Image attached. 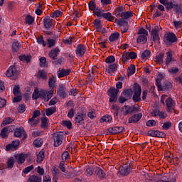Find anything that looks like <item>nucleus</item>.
Here are the masks:
<instances>
[{
    "mask_svg": "<svg viewBox=\"0 0 182 182\" xmlns=\"http://www.w3.org/2000/svg\"><path fill=\"white\" fill-rule=\"evenodd\" d=\"M122 18H116L115 22H117L118 26H123L121 28L122 33H126L129 31V22L125 19H130L133 16V11H125L121 13Z\"/></svg>",
    "mask_w": 182,
    "mask_h": 182,
    "instance_id": "obj_1",
    "label": "nucleus"
},
{
    "mask_svg": "<svg viewBox=\"0 0 182 182\" xmlns=\"http://www.w3.org/2000/svg\"><path fill=\"white\" fill-rule=\"evenodd\" d=\"M156 86H157L158 90H170L173 87V82L166 80L163 85H161V79L157 78L156 80Z\"/></svg>",
    "mask_w": 182,
    "mask_h": 182,
    "instance_id": "obj_2",
    "label": "nucleus"
},
{
    "mask_svg": "<svg viewBox=\"0 0 182 182\" xmlns=\"http://www.w3.org/2000/svg\"><path fill=\"white\" fill-rule=\"evenodd\" d=\"M132 96H133V90H132V88L125 89L118 99L119 103H124V102L130 100Z\"/></svg>",
    "mask_w": 182,
    "mask_h": 182,
    "instance_id": "obj_3",
    "label": "nucleus"
},
{
    "mask_svg": "<svg viewBox=\"0 0 182 182\" xmlns=\"http://www.w3.org/2000/svg\"><path fill=\"white\" fill-rule=\"evenodd\" d=\"M65 135L62 132H58L53 134V146L54 147H59L62 143H63V139Z\"/></svg>",
    "mask_w": 182,
    "mask_h": 182,
    "instance_id": "obj_4",
    "label": "nucleus"
},
{
    "mask_svg": "<svg viewBox=\"0 0 182 182\" xmlns=\"http://www.w3.org/2000/svg\"><path fill=\"white\" fill-rule=\"evenodd\" d=\"M132 171V167L130 165L124 164L123 166H119L117 176L119 177H126V176H129Z\"/></svg>",
    "mask_w": 182,
    "mask_h": 182,
    "instance_id": "obj_5",
    "label": "nucleus"
},
{
    "mask_svg": "<svg viewBox=\"0 0 182 182\" xmlns=\"http://www.w3.org/2000/svg\"><path fill=\"white\" fill-rule=\"evenodd\" d=\"M108 96H109V103H113L117 100V95L119 94V90L114 87H110L107 92Z\"/></svg>",
    "mask_w": 182,
    "mask_h": 182,
    "instance_id": "obj_6",
    "label": "nucleus"
},
{
    "mask_svg": "<svg viewBox=\"0 0 182 182\" xmlns=\"http://www.w3.org/2000/svg\"><path fill=\"white\" fill-rule=\"evenodd\" d=\"M18 73L16 67L15 65H11L6 72V75L7 77H12L13 80H16L18 79Z\"/></svg>",
    "mask_w": 182,
    "mask_h": 182,
    "instance_id": "obj_7",
    "label": "nucleus"
},
{
    "mask_svg": "<svg viewBox=\"0 0 182 182\" xmlns=\"http://www.w3.org/2000/svg\"><path fill=\"white\" fill-rule=\"evenodd\" d=\"M141 87L140 85L134 87V95L132 97V100L134 103L140 102L141 100Z\"/></svg>",
    "mask_w": 182,
    "mask_h": 182,
    "instance_id": "obj_8",
    "label": "nucleus"
},
{
    "mask_svg": "<svg viewBox=\"0 0 182 182\" xmlns=\"http://www.w3.org/2000/svg\"><path fill=\"white\" fill-rule=\"evenodd\" d=\"M124 116H127V114H133L134 113H138L139 110V107L135 105L129 106V105H124Z\"/></svg>",
    "mask_w": 182,
    "mask_h": 182,
    "instance_id": "obj_9",
    "label": "nucleus"
},
{
    "mask_svg": "<svg viewBox=\"0 0 182 182\" xmlns=\"http://www.w3.org/2000/svg\"><path fill=\"white\" fill-rule=\"evenodd\" d=\"M85 119H86V112H78L75 118V122L77 126H81L85 124Z\"/></svg>",
    "mask_w": 182,
    "mask_h": 182,
    "instance_id": "obj_10",
    "label": "nucleus"
},
{
    "mask_svg": "<svg viewBox=\"0 0 182 182\" xmlns=\"http://www.w3.org/2000/svg\"><path fill=\"white\" fill-rule=\"evenodd\" d=\"M165 103L166 105V111L168 113H171V112H173V110H174V107L176 106V102H174V100H173V98L168 97L165 100Z\"/></svg>",
    "mask_w": 182,
    "mask_h": 182,
    "instance_id": "obj_11",
    "label": "nucleus"
},
{
    "mask_svg": "<svg viewBox=\"0 0 182 182\" xmlns=\"http://www.w3.org/2000/svg\"><path fill=\"white\" fill-rule=\"evenodd\" d=\"M57 95L63 99L68 97V94H66V87L63 84H60L57 88Z\"/></svg>",
    "mask_w": 182,
    "mask_h": 182,
    "instance_id": "obj_12",
    "label": "nucleus"
},
{
    "mask_svg": "<svg viewBox=\"0 0 182 182\" xmlns=\"http://www.w3.org/2000/svg\"><path fill=\"white\" fill-rule=\"evenodd\" d=\"M20 141L19 140L13 141L11 144H9L6 146V151H15V150H18L19 147Z\"/></svg>",
    "mask_w": 182,
    "mask_h": 182,
    "instance_id": "obj_13",
    "label": "nucleus"
},
{
    "mask_svg": "<svg viewBox=\"0 0 182 182\" xmlns=\"http://www.w3.org/2000/svg\"><path fill=\"white\" fill-rule=\"evenodd\" d=\"M109 134H118V133H123L124 127H112L107 129Z\"/></svg>",
    "mask_w": 182,
    "mask_h": 182,
    "instance_id": "obj_14",
    "label": "nucleus"
},
{
    "mask_svg": "<svg viewBox=\"0 0 182 182\" xmlns=\"http://www.w3.org/2000/svg\"><path fill=\"white\" fill-rule=\"evenodd\" d=\"M75 53L80 58H83V55L86 53V47L84 45L78 44L76 47Z\"/></svg>",
    "mask_w": 182,
    "mask_h": 182,
    "instance_id": "obj_15",
    "label": "nucleus"
},
{
    "mask_svg": "<svg viewBox=\"0 0 182 182\" xmlns=\"http://www.w3.org/2000/svg\"><path fill=\"white\" fill-rule=\"evenodd\" d=\"M148 135L151 136V137H166V134L164 132L158 130H149L148 131Z\"/></svg>",
    "mask_w": 182,
    "mask_h": 182,
    "instance_id": "obj_16",
    "label": "nucleus"
},
{
    "mask_svg": "<svg viewBox=\"0 0 182 182\" xmlns=\"http://www.w3.org/2000/svg\"><path fill=\"white\" fill-rule=\"evenodd\" d=\"M141 117H143V114L141 113L134 114L128 119V123H134V124L139 123Z\"/></svg>",
    "mask_w": 182,
    "mask_h": 182,
    "instance_id": "obj_17",
    "label": "nucleus"
},
{
    "mask_svg": "<svg viewBox=\"0 0 182 182\" xmlns=\"http://www.w3.org/2000/svg\"><path fill=\"white\" fill-rule=\"evenodd\" d=\"M43 25L46 29H50L53 25V19L50 18V16H46L43 18Z\"/></svg>",
    "mask_w": 182,
    "mask_h": 182,
    "instance_id": "obj_18",
    "label": "nucleus"
},
{
    "mask_svg": "<svg viewBox=\"0 0 182 182\" xmlns=\"http://www.w3.org/2000/svg\"><path fill=\"white\" fill-rule=\"evenodd\" d=\"M160 4L164 5L166 11H171L174 1H168L167 0H159Z\"/></svg>",
    "mask_w": 182,
    "mask_h": 182,
    "instance_id": "obj_19",
    "label": "nucleus"
},
{
    "mask_svg": "<svg viewBox=\"0 0 182 182\" xmlns=\"http://www.w3.org/2000/svg\"><path fill=\"white\" fill-rule=\"evenodd\" d=\"M25 129L23 127H20L19 128H16L14 132V137H18L21 139L22 136H25Z\"/></svg>",
    "mask_w": 182,
    "mask_h": 182,
    "instance_id": "obj_20",
    "label": "nucleus"
},
{
    "mask_svg": "<svg viewBox=\"0 0 182 182\" xmlns=\"http://www.w3.org/2000/svg\"><path fill=\"white\" fill-rule=\"evenodd\" d=\"M95 170V176L98 177V178H105V177H106V173L103 171L102 168L96 167Z\"/></svg>",
    "mask_w": 182,
    "mask_h": 182,
    "instance_id": "obj_21",
    "label": "nucleus"
},
{
    "mask_svg": "<svg viewBox=\"0 0 182 182\" xmlns=\"http://www.w3.org/2000/svg\"><path fill=\"white\" fill-rule=\"evenodd\" d=\"M59 52H60V50H59V48H53L48 53V56L49 58H50V59H53V60H56V58L58 57V55H59Z\"/></svg>",
    "mask_w": 182,
    "mask_h": 182,
    "instance_id": "obj_22",
    "label": "nucleus"
},
{
    "mask_svg": "<svg viewBox=\"0 0 182 182\" xmlns=\"http://www.w3.org/2000/svg\"><path fill=\"white\" fill-rule=\"evenodd\" d=\"M172 6V9L176 15H182V4H177L176 1H174Z\"/></svg>",
    "mask_w": 182,
    "mask_h": 182,
    "instance_id": "obj_23",
    "label": "nucleus"
},
{
    "mask_svg": "<svg viewBox=\"0 0 182 182\" xmlns=\"http://www.w3.org/2000/svg\"><path fill=\"white\" fill-rule=\"evenodd\" d=\"M166 59L165 63L166 66H168V65H170L171 62L176 61V60H174V58H173V53L171 52V50L166 52Z\"/></svg>",
    "mask_w": 182,
    "mask_h": 182,
    "instance_id": "obj_24",
    "label": "nucleus"
},
{
    "mask_svg": "<svg viewBox=\"0 0 182 182\" xmlns=\"http://www.w3.org/2000/svg\"><path fill=\"white\" fill-rule=\"evenodd\" d=\"M166 39L167 42H171V43H174L178 41L177 36H176V34H174V33H168L166 35Z\"/></svg>",
    "mask_w": 182,
    "mask_h": 182,
    "instance_id": "obj_25",
    "label": "nucleus"
},
{
    "mask_svg": "<svg viewBox=\"0 0 182 182\" xmlns=\"http://www.w3.org/2000/svg\"><path fill=\"white\" fill-rule=\"evenodd\" d=\"M70 69H67L65 70L64 68L60 69L58 71V77H59V79H60V77H65V76H68L70 74Z\"/></svg>",
    "mask_w": 182,
    "mask_h": 182,
    "instance_id": "obj_26",
    "label": "nucleus"
},
{
    "mask_svg": "<svg viewBox=\"0 0 182 182\" xmlns=\"http://www.w3.org/2000/svg\"><path fill=\"white\" fill-rule=\"evenodd\" d=\"M8 136H9V128L4 127L1 130L0 137H1V139H8Z\"/></svg>",
    "mask_w": 182,
    "mask_h": 182,
    "instance_id": "obj_27",
    "label": "nucleus"
},
{
    "mask_svg": "<svg viewBox=\"0 0 182 182\" xmlns=\"http://www.w3.org/2000/svg\"><path fill=\"white\" fill-rule=\"evenodd\" d=\"M14 157L16 160H17L18 164H23V163H25V159H26L23 154H20L18 156L16 155Z\"/></svg>",
    "mask_w": 182,
    "mask_h": 182,
    "instance_id": "obj_28",
    "label": "nucleus"
},
{
    "mask_svg": "<svg viewBox=\"0 0 182 182\" xmlns=\"http://www.w3.org/2000/svg\"><path fill=\"white\" fill-rule=\"evenodd\" d=\"M137 43H141V45H144L147 42V36L140 35L136 39Z\"/></svg>",
    "mask_w": 182,
    "mask_h": 182,
    "instance_id": "obj_29",
    "label": "nucleus"
},
{
    "mask_svg": "<svg viewBox=\"0 0 182 182\" xmlns=\"http://www.w3.org/2000/svg\"><path fill=\"white\" fill-rule=\"evenodd\" d=\"M41 129H44V130H46L48 129V122H49V119L48 117H44L41 119Z\"/></svg>",
    "mask_w": 182,
    "mask_h": 182,
    "instance_id": "obj_30",
    "label": "nucleus"
},
{
    "mask_svg": "<svg viewBox=\"0 0 182 182\" xmlns=\"http://www.w3.org/2000/svg\"><path fill=\"white\" fill-rule=\"evenodd\" d=\"M108 73H113L117 70V65L116 63L111 64L106 68Z\"/></svg>",
    "mask_w": 182,
    "mask_h": 182,
    "instance_id": "obj_31",
    "label": "nucleus"
},
{
    "mask_svg": "<svg viewBox=\"0 0 182 182\" xmlns=\"http://www.w3.org/2000/svg\"><path fill=\"white\" fill-rule=\"evenodd\" d=\"M136 73V65L131 64L129 67H128L127 70V75L132 76V75H134Z\"/></svg>",
    "mask_w": 182,
    "mask_h": 182,
    "instance_id": "obj_32",
    "label": "nucleus"
},
{
    "mask_svg": "<svg viewBox=\"0 0 182 182\" xmlns=\"http://www.w3.org/2000/svg\"><path fill=\"white\" fill-rule=\"evenodd\" d=\"M18 59L21 62H26L27 63H29V62H31V60L32 59V55H20L18 57Z\"/></svg>",
    "mask_w": 182,
    "mask_h": 182,
    "instance_id": "obj_33",
    "label": "nucleus"
},
{
    "mask_svg": "<svg viewBox=\"0 0 182 182\" xmlns=\"http://www.w3.org/2000/svg\"><path fill=\"white\" fill-rule=\"evenodd\" d=\"M28 182H42V178L38 176L32 175L28 179Z\"/></svg>",
    "mask_w": 182,
    "mask_h": 182,
    "instance_id": "obj_34",
    "label": "nucleus"
},
{
    "mask_svg": "<svg viewBox=\"0 0 182 182\" xmlns=\"http://www.w3.org/2000/svg\"><path fill=\"white\" fill-rule=\"evenodd\" d=\"M37 76L38 77H41V79H43L44 80H46V79H48V73L43 70H39L38 72Z\"/></svg>",
    "mask_w": 182,
    "mask_h": 182,
    "instance_id": "obj_35",
    "label": "nucleus"
},
{
    "mask_svg": "<svg viewBox=\"0 0 182 182\" xmlns=\"http://www.w3.org/2000/svg\"><path fill=\"white\" fill-rule=\"evenodd\" d=\"M102 18H104V19H106L107 21H109V22L114 21V16H113V15H112L110 12L104 13V16Z\"/></svg>",
    "mask_w": 182,
    "mask_h": 182,
    "instance_id": "obj_36",
    "label": "nucleus"
},
{
    "mask_svg": "<svg viewBox=\"0 0 182 182\" xmlns=\"http://www.w3.org/2000/svg\"><path fill=\"white\" fill-rule=\"evenodd\" d=\"M105 11L98 9V7L97 9H95L94 10L93 14H95V15H97V18H103L104 15H105Z\"/></svg>",
    "mask_w": 182,
    "mask_h": 182,
    "instance_id": "obj_37",
    "label": "nucleus"
},
{
    "mask_svg": "<svg viewBox=\"0 0 182 182\" xmlns=\"http://www.w3.org/2000/svg\"><path fill=\"white\" fill-rule=\"evenodd\" d=\"M93 24L95 26V28L97 31V32H100V31H102V23L100 20L95 19L93 22Z\"/></svg>",
    "mask_w": 182,
    "mask_h": 182,
    "instance_id": "obj_38",
    "label": "nucleus"
},
{
    "mask_svg": "<svg viewBox=\"0 0 182 182\" xmlns=\"http://www.w3.org/2000/svg\"><path fill=\"white\" fill-rule=\"evenodd\" d=\"M119 38H120V33H113L110 35L109 38V41H110V42H114L115 41H117Z\"/></svg>",
    "mask_w": 182,
    "mask_h": 182,
    "instance_id": "obj_39",
    "label": "nucleus"
},
{
    "mask_svg": "<svg viewBox=\"0 0 182 182\" xmlns=\"http://www.w3.org/2000/svg\"><path fill=\"white\" fill-rule=\"evenodd\" d=\"M44 159H45V151L42 150L37 155V163L43 162Z\"/></svg>",
    "mask_w": 182,
    "mask_h": 182,
    "instance_id": "obj_40",
    "label": "nucleus"
},
{
    "mask_svg": "<svg viewBox=\"0 0 182 182\" xmlns=\"http://www.w3.org/2000/svg\"><path fill=\"white\" fill-rule=\"evenodd\" d=\"M157 182H176V178L170 180V176H164L161 179L158 181Z\"/></svg>",
    "mask_w": 182,
    "mask_h": 182,
    "instance_id": "obj_41",
    "label": "nucleus"
},
{
    "mask_svg": "<svg viewBox=\"0 0 182 182\" xmlns=\"http://www.w3.org/2000/svg\"><path fill=\"white\" fill-rule=\"evenodd\" d=\"M94 171H95V168L90 166V167L87 168V169L85 172V175L87 177H92V176H93Z\"/></svg>",
    "mask_w": 182,
    "mask_h": 182,
    "instance_id": "obj_42",
    "label": "nucleus"
},
{
    "mask_svg": "<svg viewBox=\"0 0 182 182\" xmlns=\"http://www.w3.org/2000/svg\"><path fill=\"white\" fill-rule=\"evenodd\" d=\"M150 55H151V51H150V50H145L141 54V58L142 60L147 59L148 58H150Z\"/></svg>",
    "mask_w": 182,
    "mask_h": 182,
    "instance_id": "obj_43",
    "label": "nucleus"
},
{
    "mask_svg": "<svg viewBox=\"0 0 182 182\" xmlns=\"http://www.w3.org/2000/svg\"><path fill=\"white\" fill-rule=\"evenodd\" d=\"M15 164V159L14 157H11L7 161V168H13Z\"/></svg>",
    "mask_w": 182,
    "mask_h": 182,
    "instance_id": "obj_44",
    "label": "nucleus"
},
{
    "mask_svg": "<svg viewBox=\"0 0 182 182\" xmlns=\"http://www.w3.org/2000/svg\"><path fill=\"white\" fill-rule=\"evenodd\" d=\"M25 21H26V23H27V25H32V23H33V22H35V18H33L31 15H28L26 17Z\"/></svg>",
    "mask_w": 182,
    "mask_h": 182,
    "instance_id": "obj_45",
    "label": "nucleus"
},
{
    "mask_svg": "<svg viewBox=\"0 0 182 182\" xmlns=\"http://www.w3.org/2000/svg\"><path fill=\"white\" fill-rule=\"evenodd\" d=\"M56 112V107H51V108H47L46 109V116H52L53 113Z\"/></svg>",
    "mask_w": 182,
    "mask_h": 182,
    "instance_id": "obj_46",
    "label": "nucleus"
},
{
    "mask_svg": "<svg viewBox=\"0 0 182 182\" xmlns=\"http://www.w3.org/2000/svg\"><path fill=\"white\" fill-rule=\"evenodd\" d=\"M102 122H106V123H112V120H113V117L109 114H106L103 116L101 119Z\"/></svg>",
    "mask_w": 182,
    "mask_h": 182,
    "instance_id": "obj_47",
    "label": "nucleus"
},
{
    "mask_svg": "<svg viewBox=\"0 0 182 182\" xmlns=\"http://www.w3.org/2000/svg\"><path fill=\"white\" fill-rule=\"evenodd\" d=\"M55 83H56V78L52 76L50 78H49V80H48L49 87H50V89H53L55 86Z\"/></svg>",
    "mask_w": 182,
    "mask_h": 182,
    "instance_id": "obj_48",
    "label": "nucleus"
},
{
    "mask_svg": "<svg viewBox=\"0 0 182 182\" xmlns=\"http://www.w3.org/2000/svg\"><path fill=\"white\" fill-rule=\"evenodd\" d=\"M62 126H64V127H67V129H72V122L70 121H62L61 122Z\"/></svg>",
    "mask_w": 182,
    "mask_h": 182,
    "instance_id": "obj_49",
    "label": "nucleus"
},
{
    "mask_svg": "<svg viewBox=\"0 0 182 182\" xmlns=\"http://www.w3.org/2000/svg\"><path fill=\"white\" fill-rule=\"evenodd\" d=\"M42 143H43V141L41 138H38L33 141L35 147H42Z\"/></svg>",
    "mask_w": 182,
    "mask_h": 182,
    "instance_id": "obj_50",
    "label": "nucleus"
},
{
    "mask_svg": "<svg viewBox=\"0 0 182 182\" xmlns=\"http://www.w3.org/2000/svg\"><path fill=\"white\" fill-rule=\"evenodd\" d=\"M89 9L90 11H93V13L95 12V9H97L96 8V3L93 1H90L88 4Z\"/></svg>",
    "mask_w": 182,
    "mask_h": 182,
    "instance_id": "obj_51",
    "label": "nucleus"
},
{
    "mask_svg": "<svg viewBox=\"0 0 182 182\" xmlns=\"http://www.w3.org/2000/svg\"><path fill=\"white\" fill-rule=\"evenodd\" d=\"M12 122H14V119L8 117L5 118V119L2 122L1 124H3V126H6V124H11Z\"/></svg>",
    "mask_w": 182,
    "mask_h": 182,
    "instance_id": "obj_52",
    "label": "nucleus"
},
{
    "mask_svg": "<svg viewBox=\"0 0 182 182\" xmlns=\"http://www.w3.org/2000/svg\"><path fill=\"white\" fill-rule=\"evenodd\" d=\"M36 117H33V115L31 118L28 119V123H31V126L36 127L38 125V120H35Z\"/></svg>",
    "mask_w": 182,
    "mask_h": 182,
    "instance_id": "obj_53",
    "label": "nucleus"
},
{
    "mask_svg": "<svg viewBox=\"0 0 182 182\" xmlns=\"http://www.w3.org/2000/svg\"><path fill=\"white\" fill-rule=\"evenodd\" d=\"M163 59H164V53H161L156 56V60H157L159 63H163Z\"/></svg>",
    "mask_w": 182,
    "mask_h": 182,
    "instance_id": "obj_54",
    "label": "nucleus"
},
{
    "mask_svg": "<svg viewBox=\"0 0 182 182\" xmlns=\"http://www.w3.org/2000/svg\"><path fill=\"white\" fill-rule=\"evenodd\" d=\"M116 60V58L113 55H109L106 58L105 62L108 64L114 63V62Z\"/></svg>",
    "mask_w": 182,
    "mask_h": 182,
    "instance_id": "obj_55",
    "label": "nucleus"
},
{
    "mask_svg": "<svg viewBox=\"0 0 182 182\" xmlns=\"http://www.w3.org/2000/svg\"><path fill=\"white\" fill-rule=\"evenodd\" d=\"M37 42L40 45H43V46H46V42H45V40L43 39V36H40L37 38Z\"/></svg>",
    "mask_w": 182,
    "mask_h": 182,
    "instance_id": "obj_56",
    "label": "nucleus"
},
{
    "mask_svg": "<svg viewBox=\"0 0 182 182\" xmlns=\"http://www.w3.org/2000/svg\"><path fill=\"white\" fill-rule=\"evenodd\" d=\"M137 35H144L145 36H149V32L147 30L141 28L139 29Z\"/></svg>",
    "mask_w": 182,
    "mask_h": 182,
    "instance_id": "obj_57",
    "label": "nucleus"
},
{
    "mask_svg": "<svg viewBox=\"0 0 182 182\" xmlns=\"http://www.w3.org/2000/svg\"><path fill=\"white\" fill-rule=\"evenodd\" d=\"M19 48H21V47L19 46V43H18V41L13 43V44H12L13 52H18Z\"/></svg>",
    "mask_w": 182,
    "mask_h": 182,
    "instance_id": "obj_58",
    "label": "nucleus"
},
{
    "mask_svg": "<svg viewBox=\"0 0 182 182\" xmlns=\"http://www.w3.org/2000/svg\"><path fill=\"white\" fill-rule=\"evenodd\" d=\"M48 44V48H53L55 45H56V40L48 38L47 40Z\"/></svg>",
    "mask_w": 182,
    "mask_h": 182,
    "instance_id": "obj_59",
    "label": "nucleus"
},
{
    "mask_svg": "<svg viewBox=\"0 0 182 182\" xmlns=\"http://www.w3.org/2000/svg\"><path fill=\"white\" fill-rule=\"evenodd\" d=\"M87 116L90 119H95V117H96V112H95V109H90Z\"/></svg>",
    "mask_w": 182,
    "mask_h": 182,
    "instance_id": "obj_60",
    "label": "nucleus"
},
{
    "mask_svg": "<svg viewBox=\"0 0 182 182\" xmlns=\"http://www.w3.org/2000/svg\"><path fill=\"white\" fill-rule=\"evenodd\" d=\"M26 110V105L20 104L18 105V113H23Z\"/></svg>",
    "mask_w": 182,
    "mask_h": 182,
    "instance_id": "obj_61",
    "label": "nucleus"
},
{
    "mask_svg": "<svg viewBox=\"0 0 182 182\" xmlns=\"http://www.w3.org/2000/svg\"><path fill=\"white\" fill-rule=\"evenodd\" d=\"M13 93L14 96L19 95V93H21V91L19 90V85H15L13 88Z\"/></svg>",
    "mask_w": 182,
    "mask_h": 182,
    "instance_id": "obj_62",
    "label": "nucleus"
},
{
    "mask_svg": "<svg viewBox=\"0 0 182 182\" xmlns=\"http://www.w3.org/2000/svg\"><path fill=\"white\" fill-rule=\"evenodd\" d=\"M40 66L41 68H45L46 66V58L41 57L40 58Z\"/></svg>",
    "mask_w": 182,
    "mask_h": 182,
    "instance_id": "obj_63",
    "label": "nucleus"
},
{
    "mask_svg": "<svg viewBox=\"0 0 182 182\" xmlns=\"http://www.w3.org/2000/svg\"><path fill=\"white\" fill-rule=\"evenodd\" d=\"M32 99L33 100H36V99H39V90L38 89H35L33 93Z\"/></svg>",
    "mask_w": 182,
    "mask_h": 182,
    "instance_id": "obj_64",
    "label": "nucleus"
}]
</instances>
